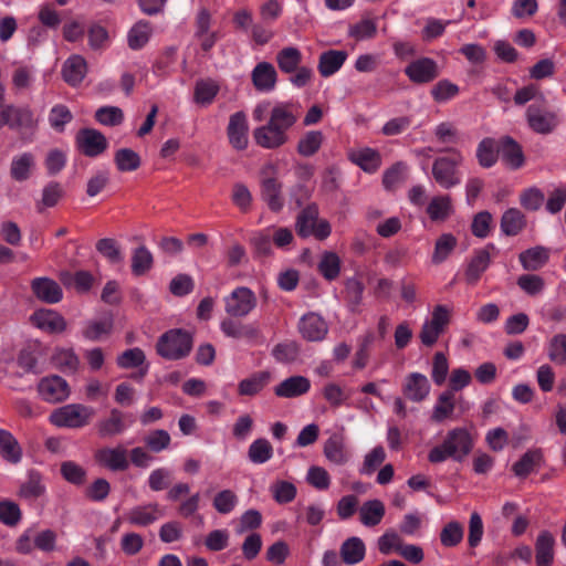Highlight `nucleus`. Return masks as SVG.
<instances>
[{
  "label": "nucleus",
  "instance_id": "1",
  "mask_svg": "<svg viewBox=\"0 0 566 566\" xmlns=\"http://www.w3.org/2000/svg\"><path fill=\"white\" fill-rule=\"evenodd\" d=\"M255 122H268L253 130L256 145L265 149H275L287 143L289 129L296 123L297 115L289 103H275L263 101L252 112Z\"/></svg>",
  "mask_w": 566,
  "mask_h": 566
},
{
  "label": "nucleus",
  "instance_id": "2",
  "mask_svg": "<svg viewBox=\"0 0 566 566\" xmlns=\"http://www.w3.org/2000/svg\"><path fill=\"white\" fill-rule=\"evenodd\" d=\"M474 447L471 432L463 427H457L448 431L442 443L433 447L428 453L431 463H441L447 459L461 462L470 454Z\"/></svg>",
  "mask_w": 566,
  "mask_h": 566
},
{
  "label": "nucleus",
  "instance_id": "3",
  "mask_svg": "<svg viewBox=\"0 0 566 566\" xmlns=\"http://www.w3.org/2000/svg\"><path fill=\"white\" fill-rule=\"evenodd\" d=\"M453 306L449 304H437L433 306L430 316L427 317L419 331V339L422 345L432 347L446 332L451 323Z\"/></svg>",
  "mask_w": 566,
  "mask_h": 566
},
{
  "label": "nucleus",
  "instance_id": "4",
  "mask_svg": "<svg viewBox=\"0 0 566 566\" xmlns=\"http://www.w3.org/2000/svg\"><path fill=\"white\" fill-rule=\"evenodd\" d=\"M450 156L438 157L432 164V176L436 182L444 188L450 189L461 184V175L458 167L462 165L464 158L458 149H447Z\"/></svg>",
  "mask_w": 566,
  "mask_h": 566
},
{
  "label": "nucleus",
  "instance_id": "5",
  "mask_svg": "<svg viewBox=\"0 0 566 566\" xmlns=\"http://www.w3.org/2000/svg\"><path fill=\"white\" fill-rule=\"evenodd\" d=\"M95 411L82 403H69L56 408L50 415V422L59 428L77 429L87 426Z\"/></svg>",
  "mask_w": 566,
  "mask_h": 566
},
{
  "label": "nucleus",
  "instance_id": "6",
  "mask_svg": "<svg viewBox=\"0 0 566 566\" xmlns=\"http://www.w3.org/2000/svg\"><path fill=\"white\" fill-rule=\"evenodd\" d=\"M192 347V339L189 333L181 329H170L160 336L157 343V353L170 360L186 357Z\"/></svg>",
  "mask_w": 566,
  "mask_h": 566
},
{
  "label": "nucleus",
  "instance_id": "7",
  "mask_svg": "<svg viewBox=\"0 0 566 566\" xmlns=\"http://www.w3.org/2000/svg\"><path fill=\"white\" fill-rule=\"evenodd\" d=\"M6 87L0 84V127L9 126L12 129L34 128L36 120L29 107H17L6 104Z\"/></svg>",
  "mask_w": 566,
  "mask_h": 566
},
{
  "label": "nucleus",
  "instance_id": "8",
  "mask_svg": "<svg viewBox=\"0 0 566 566\" xmlns=\"http://www.w3.org/2000/svg\"><path fill=\"white\" fill-rule=\"evenodd\" d=\"M6 87L0 84V127L9 126L12 129L34 128L36 120L29 107H17L6 104Z\"/></svg>",
  "mask_w": 566,
  "mask_h": 566
},
{
  "label": "nucleus",
  "instance_id": "9",
  "mask_svg": "<svg viewBox=\"0 0 566 566\" xmlns=\"http://www.w3.org/2000/svg\"><path fill=\"white\" fill-rule=\"evenodd\" d=\"M296 231L302 238L314 237L317 240H325L332 232L327 220L318 218V210L315 206H308L297 216Z\"/></svg>",
  "mask_w": 566,
  "mask_h": 566
},
{
  "label": "nucleus",
  "instance_id": "10",
  "mask_svg": "<svg viewBox=\"0 0 566 566\" xmlns=\"http://www.w3.org/2000/svg\"><path fill=\"white\" fill-rule=\"evenodd\" d=\"M277 168L274 164H265L260 171L261 197L272 211H280L284 205L282 185L276 178Z\"/></svg>",
  "mask_w": 566,
  "mask_h": 566
},
{
  "label": "nucleus",
  "instance_id": "11",
  "mask_svg": "<svg viewBox=\"0 0 566 566\" xmlns=\"http://www.w3.org/2000/svg\"><path fill=\"white\" fill-rule=\"evenodd\" d=\"M224 312L231 317H245L256 307L255 294L245 286L234 289L224 296Z\"/></svg>",
  "mask_w": 566,
  "mask_h": 566
},
{
  "label": "nucleus",
  "instance_id": "12",
  "mask_svg": "<svg viewBox=\"0 0 566 566\" xmlns=\"http://www.w3.org/2000/svg\"><path fill=\"white\" fill-rule=\"evenodd\" d=\"M525 118L528 127L541 135L553 133L559 125L558 115L538 103H534L526 108Z\"/></svg>",
  "mask_w": 566,
  "mask_h": 566
},
{
  "label": "nucleus",
  "instance_id": "13",
  "mask_svg": "<svg viewBox=\"0 0 566 566\" xmlns=\"http://www.w3.org/2000/svg\"><path fill=\"white\" fill-rule=\"evenodd\" d=\"M40 398L49 403L65 401L71 395L67 381L57 375L45 376L36 386Z\"/></svg>",
  "mask_w": 566,
  "mask_h": 566
},
{
  "label": "nucleus",
  "instance_id": "14",
  "mask_svg": "<svg viewBox=\"0 0 566 566\" xmlns=\"http://www.w3.org/2000/svg\"><path fill=\"white\" fill-rule=\"evenodd\" d=\"M237 317L227 316L220 322V331L224 336L234 339H245L250 344L261 343L260 329L253 324H245L235 319Z\"/></svg>",
  "mask_w": 566,
  "mask_h": 566
},
{
  "label": "nucleus",
  "instance_id": "15",
  "mask_svg": "<svg viewBox=\"0 0 566 566\" xmlns=\"http://www.w3.org/2000/svg\"><path fill=\"white\" fill-rule=\"evenodd\" d=\"M165 515L164 510L158 503H147L136 505L129 509L125 515V521L133 526L145 527L148 526Z\"/></svg>",
  "mask_w": 566,
  "mask_h": 566
},
{
  "label": "nucleus",
  "instance_id": "16",
  "mask_svg": "<svg viewBox=\"0 0 566 566\" xmlns=\"http://www.w3.org/2000/svg\"><path fill=\"white\" fill-rule=\"evenodd\" d=\"M75 142L78 150L88 157H96L107 148L106 137L93 128L81 129Z\"/></svg>",
  "mask_w": 566,
  "mask_h": 566
},
{
  "label": "nucleus",
  "instance_id": "17",
  "mask_svg": "<svg viewBox=\"0 0 566 566\" xmlns=\"http://www.w3.org/2000/svg\"><path fill=\"white\" fill-rule=\"evenodd\" d=\"M405 74L412 83L424 84L438 77L439 66L437 62L430 57H420L406 66Z\"/></svg>",
  "mask_w": 566,
  "mask_h": 566
},
{
  "label": "nucleus",
  "instance_id": "18",
  "mask_svg": "<svg viewBox=\"0 0 566 566\" xmlns=\"http://www.w3.org/2000/svg\"><path fill=\"white\" fill-rule=\"evenodd\" d=\"M323 453L325 458L335 465H344L350 459V452L346 444L344 428L333 432L324 442Z\"/></svg>",
  "mask_w": 566,
  "mask_h": 566
},
{
  "label": "nucleus",
  "instance_id": "19",
  "mask_svg": "<svg viewBox=\"0 0 566 566\" xmlns=\"http://www.w3.org/2000/svg\"><path fill=\"white\" fill-rule=\"evenodd\" d=\"M431 385L426 375L421 373L408 374L402 382V394L413 402H421L429 396Z\"/></svg>",
  "mask_w": 566,
  "mask_h": 566
},
{
  "label": "nucleus",
  "instance_id": "20",
  "mask_svg": "<svg viewBox=\"0 0 566 566\" xmlns=\"http://www.w3.org/2000/svg\"><path fill=\"white\" fill-rule=\"evenodd\" d=\"M248 132L249 125L245 113L237 112L232 114L229 118L227 134L229 143L233 148L237 150H243L248 147Z\"/></svg>",
  "mask_w": 566,
  "mask_h": 566
},
{
  "label": "nucleus",
  "instance_id": "21",
  "mask_svg": "<svg viewBox=\"0 0 566 566\" xmlns=\"http://www.w3.org/2000/svg\"><path fill=\"white\" fill-rule=\"evenodd\" d=\"M298 331L304 339L319 342L327 335L328 326L321 315L310 312L301 317Z\"/></svg>",
  "mask_w": 566,
  "mask_h": 566
},
{
  "label": "nucleus",
  "instance_id": "22",
  "mask_svg": "<svg viewBox=\"0 0 566 566\" xmlns=\"http://www.w3.org/2000/svg\"><path fill=\"white\" fill-rule=\"evenodd\" d=\"M96 462L111 471H125L129 467L127 450L123 446L102 448L95 453Z\"/></svg>",
  "mask_w": 566,
  "mask_h": 566
},
{
  "label": "nucleus",
  "instance_id": "23",
  "mask_svg": "<svg viewBox=\"0 0 566 566\" xmlns=\"http://www.w3.org/2000/svg\"><path fill=\"white\" fill-rule=\"evenodd\" d=\"M30 319L39 329L50 334H60L66 328L64 317L53 310H39L31 315Z\"/></svg>",
  "mask_w": 566,
  "mask_h": 566
},
{
  "label": "nucleus",
  "instance_id": "24",
  "mask_svg": "<svg viewBox=\"0 0 566 566\" xmlns=\"http://www.w3.org/2000/svg\"><path fill=\"white\" fill-rule=\"evenodd\" d=\"M35 168L36 159L32 153H19L11 159L10 176L14 181L23 182L32 177Z\"/></svg>",
  "mask_w": 566,
  "mask_h": 566
},
{
  "label": "nucleus",
  "instance_id": "25",
  "mask_svg": "<svg viewBox=\"0 0 566 566\" xmlns=\"http://www.w3.org/2000/svg\"><path fill=\"white\" fill-rule=\"evenodd\" d=\"M348 159L368 174L376 172L381 166L379 151L370 147L350 149L348 151Z\"/></svg>",
  "mask_w": 566,
  "mask_h": 566
},
{
  "label": "nucleus",
  "instance_id": "26",
  "mask_svg": "<svg viewBox=\"0 0 566 566\" xmlns=\"http://www.w3.org/2000/svg\"><path fill=\"white\" fill-rule=\"evenodd\" d=\"M116 364L123 369L138 368V373L133 375V378L138 380H142L147 375L149 368L144 352L138 347L123 352L117 356Z\"/></svg>",
  "mask_w": 566,
  "mask_h": 566
},
{
  "label": "nucleus",
  "instance_id": "27",
  "mask_svg": "<svg viewBox=\"0 0 566 566\" xmlns=\"http://www.w3.org/2000/svg\"><path fill=\"white\" fill-rule=\"evenodd\" d=\"M33 294L48 304L59 303L63 297L61 286L49 277H36L31 282Z\"/></svg>",
  "mask_w": 566,
  "mask_h": 566
},
{
  "label": "nucleus",
  "instance_id": "28",
  "mask_svg": "<svg viewBox=\"0 0 566 566\" xmlns=\"http://www.w3.org/2000/svg\"><path fill=\"white\" fill-rule=\"evenodd\" d=\"M87 73L86 60L80 54L69 56L62 66V77L71 86L80 85Z\"/></svg>",
  "mask_w": 566,
  "mask_h": 566
},
{
  "label": "nucleus",
  "instance_id": "29",
  "mask_svg": "<svg viewBox=\"0 0 566 566\" xmlns=\"http://www.w3.org/2000/svg\"><path fill=\"white\" fill-rule=\"evenodd\" d=\"M555 537L548 531H542L535 541V562L537 566H552L555 558Z\"/></svg>",
  "mask_w": 566,
  "mask_h": 566
},
{
  "label": "nucleus",
  "instance_id": "30",
  "mask_svg": "<svg viewBox=\"0 0 566 566\" xmlns=\"http://www.w3.org/2000/svg\"><path fill=\"white\" fill-rule=\"evenodd\" d=\"M251 78L255 90L271 92L275 87L277 74L271 63L260 62L252 70Z\"/></svg>",
  "mask_w": 566,
  "mask_h": 566
},
{
  "label": "nucleus",
  "instance_id": "31",
  "mask_svg": "<svg viewBox=\"0 0 566 566\" xmlns=\"http://www.w3.org/2000/svg\"><path fill=\"white\" fill-rule=\"evenodd\" d=\"M311 389V381L304 376H292L274 387V394L280 398H295L305 395Z\"/></svg>",
  "mask_w": 566,
  "mask_h": 566
},
{
  "label": "nucleus",
  "instance_id": "32",
  "mask_svg": "<svg viewBox=\"0 0 566 566\" xmlns=\"http://www.w3.org/2000/svg\"><path fill=\"white\" fill-rule=\"evenodd\" d=\"M551 250L543 245L530 248L520 253L518 260L526 271H537L549 260Z\"/></svg>",
  "mask_w": 566,
  "mask_h": 566
},
{
  "label": "nucleus",
  "instance_id": "33",
  "mask_svg": "<svg viewBox=\"0 0 566 566\" xmlns=\"http://www.w3.org/2000/svg\"><path fill=\"white\" fill-rule=\"evenodd\" d=\"M23 451L17 438L6 429L0 428V457L12 464L22 460Z\"/></svg>",
  "mask_w": 566,
  "mask_h": 566
},
{
  "label": "nucleus",
  "instance_id": "34",
  "mask_svg": "<svg viewBox=\"0 0 566 566\" xmlns=\"http://www.w3.org/2000/svg\"><path fill=\"white\" fill-rule=\"evenodd\" d=\"M220 91L217 81L212 78H200L195 83L193 102L200 107L210 106Z\"/></svg>",
  "mask_w": 566,
  "mask_h": 566
},
{
  "label": "nucleus",
  "instance_id": "35",
  "mask_svg": "<svg viewBox=\"0 0 566 566\" xmlns=\"http://www.w3.org/2000/svg\"><path fill=\"white\" fill-rule=\"evenodd\" d=\"M51 361L55 368L65 374H74L80 367V358L73 348H55Z\"/></svg>",
  "mask_w": 566,
  "mask_h": 566
},
{
  "label": "nucleus",
  "instance_id": "36",
  "mask_svg": "<svg viewBox=\"0 0 566 566\" xmlns=\"http://www.w3.org/2000/svg\"><path fill=\"white\" fill-rule=\"evenodd\" d=\"M347 53L342 50H328L319 55L318 71L322 76L328 77L335 74L344 65Z\"/></svg>",
  "mask_w": 566,
  "mask_h": 566
},
{
  "label": "nucleus",
  "instance_id": "37",
  "mask_svg": "<svg viewBox=\"0 0 566 566\" xmlns=\"http://www.w3.org/2000/svg\"><path fill=\"white\" fill-rule=\"evenodd\" d=\"M490 263L491 254L489 247L475 251L465 271L467 282L470 284H475L480 280L481 275L486 271Z\"/></svg>",
  "mask_w": 566,
  "mask_h": 566
},
{
  "label": "nucleus",
  "instance_id": "38",
  "mask_svg": "<svg viewBox=\"0 0 566 566\" xmlns=\"http://www.w3.org/2000/svg\"><path fill=\"white\" fill-rule=\"evenodd\" d=\"M453 211L452 201L448 195L432 197L427 206V213L430 220L434 222L446 221Z\"/></svg>",
  "mask_w": 566,
  "mask_h": 566
},
{
  "label": "nucleus",
  "instance_id": "39",
  "mask_svg": "<svg viewBox=\"0 0 566 566\" xmlns=\"http://www.w3.org/2000/svg\"><path fill=\"white\" fill-rule=\"evenodd\" d=\"M46 491L42 475L34 470L28 472L27 480L20 485L19 496L25 500H36Z\"/></svg>",
  "mask_w": 566,
  "mask_h": 566
},
{
  "label": "nucleus",
  "instance_id": "40",
  "mask_svg": "<svg viewBox=\"0 0 566 566\" xmlns=\"http://www.w3.org/2000/svg\"><path fill=\"white\" fill-rule=\"evenodd\" d=\"M113 317L106 315L101 319L88 321L82 332L85 339L91 342H97L108 336L113 331Z\"/></svg>",
  "mask_w": 566,
  "mask_h": 566
},
{
  "label": "nucleus",
  "instance_id": "41",
  "mask_svg": "<svg viewBox=\"0 0 566 566\" xmlns=\"http://www.w3.org/2000/svg\"><path fill=\"white\" fill-rule=\"evenodd\" d=\"M339 553L345 564L356 565L364 559L366 547L359 537L353 536L342 544Z\"/></svg>",
  "mask_w": 566,
  "mask_h": 566
},
{
  "label": "nucleus",
  "instance_id": "42",
  "mask_svg": "<svg viewBox=\"0 0 566 566\" xmlns=\"http://www.w3.org/2000/svg\"><path fill=\"white\" fill-rule=\"evenodd\" d=\"M153 34V27L147 21L136 22L127 33V44L132 50L143 49Z\"/></svg>",
  "mask_w": 566,
  "mask_h": 566
},
{
  "label": "nucleus",
  "instance_id": "43",
  "mask_svg": "<svg viewBox=\"0 0 566 566\" xmlns=\"http://www.w3.org/2000/svg\"><path fill=\"white\" fill-rule=\"evenodd\" d=\"M542 459L543 455L539 450H528L513 464L512 470L516 476L525 478L541 468Z\"/></svg>",
  "mask_w": 566,
  "mask_h": 566
},
{
  "label": "nucleus",
  "instance_id": "44",
  "mask_svg": "<svg viewBox=\"0 0 566 566\" xmlns=\"http://www.w3.org/2000/svg\"><path fill=\"white\" fill-rule=\"evenodd\" d=\"M385 515V505L380 500L366 501L359 509L360 522L368 527L378 525Z\"/></svg>",
  "mask_w": 566,
  "mask_h": 566
},
{
  "label": "nucleus",
  "instance_id": "45",
  "mask_svg": "<svg viewBox=\"0 0 566 566\" xmlns=\"http://www.w3.org/2000/svg\"><path fill=\"white\" fill-rule=\"evenodd\" d=\"M458 244L457 238L452 233L441 234L434 243V249L431 255V262L439 265L447 261Z\"/></svg>",
  "mask_w": 566,
  "mask_h": 566
},
{
  "label": "nucleus",
  "instance_id": "46",
  "mask_svg": "<svg viewBox=\"0 0 566 566\" xmlns=\"http://www.w3.org/2000/svg\"><path fill=\"white\" fill-rule=\"evenodd\" d=\"M60 280L66 287H73L80 293L87 292L93 285V275L87 271H77L72 273L63 271L60 273Z\"/></svg>",
  "mask_w": 566,
  "mask_h": 566
},
{
  "label": "nucleus",
  "instance_id": "47",
  "mask_svg": "<svg viewBox=\"0 0 566 566\" xmlns=\"http://www.w3.org/2000/svg\"><path fill=\"white\" fill-rule=\"evenodd\" d=\"M548 359L556 365H566V334L558 333L552 336L545 344Z\"/></svg>",
  "mask_w": 566,
  "mask_h": 566
},
{
  "label": "nucleus",
  "instance_id": "48",
  "mask_svg": "<svg viewBox=\"0 0 566 566\" xmlns=\"http://www.w3.org/2000/svg\"><path fill=\"white\" fill-rule=\"evenodd\" d=\"M302 62V53L295 46L283 48L276 54V63L283 73H293Z\"/></svg>",
  "mask_w": 566,
  "mask_h": 566
},
{
  "label": "nucleus",
  "instance_id": "49",
  "mask_svg": "<svg viewBox=\"0 0 566 566\" xmlns=\"http://www.w3.org/2000/svg\"><path fill=\"white\" fill-rule=\"evenodd\" d=\"M454 395L452 391H443L437 399V402L432 410V420L434 422H443L450 418L454 411Z\"/></svg>",
  "mask_w": 566,
  "mask_h": 566
},
{
  "label": "nucleus",
  "instance_id": "50",
  "mask_svg": "<svg viewBox=\"0 0 566 566\" xmlns=\"http://www.w3.org/2000/svg\"><path fill=\"white\" fill-rule=\"evenodd\" d=\"M273 457V447L265 438L255 439L248 449V458L254 464H263Z\"/></svg>",
  "mask_w": 566,
  "mask_h": 566
},
{
  "label": "nucleus",
  "instance_id": "51",
  "mask_svg": "<svg viewBox=\"0 0 566 566\" xmlns=\"http://www.w3.org/2000/svg\"><path fill=\"white\" fill-rule=\"evenodd\" d=\"M239 504V496L230 489H224L216 493L212 500L213 509L222 515L232 513Z\"/></svg>",
  "mask_w": 566,
  "mask_h": 566
},
{
  "label": "nucleus",
  "instance_id": "52",
  "mask_svg": "<svg viewBox=\"0 0 566 566\" xmlns=\"http://www.w3.org/2000/svg\"><path fill=\"white\" fill-rule=\"evenodd\" d=\"M126 429L123 421V415L119 410L113 409L107 419L98 423V433L101 437H114L120 434Z\"/></svg>",
  "mask_w": 566,
  "mask_h": 566
},
{
  "label": "nucleus",
  "instance_id": "53",
  "mask_svg": "<svg viewBox=\"0 0 566 566\" xmlns=\"http://www.w3.org/2000/svg\"><path fill=\"white\" fill-rule=\"evenodd\" d=\"M525 226L524 214L515 208L504 212L501 220V229L507 235H516Z\"/></svg>",
  "mask_w": 566,
  "mask_h": 566
},
{
  "label": "nucleus",
  "instance_id": "54",
  "mask_svg": "<svg viewBox=\"0 0 566 566\" xmlns=\"http://www.w3.org/2000/svg\"><path fill=\"white\" fill-rule=\"evenodd\" d=\"M12 86L15 91H28L35 82V70L33 66L19 65L12 72L11 76Z\"/></svg>",
  "mask_w": 566,
  "mask_h": 566
},
{
  "label": "nucleus",
  "instance_id": "55",
  "mask_svg": "<svg viewBox=\"0 0 566 566\" xmlns=\"http://www.w3.org/2000/svg\"><path fill=\"white\" fill-rule=\"evenodd\" d=\"M0 374L8 382L22 377V373H20L18 365V358L13 350L2 349L0 352Z\"/></svg>",
  "mask_w": 566,
  "mask_h": 566
},
{
  "label": "nucleus",
  "instance_id": "56",
  "mask_svg": "<svg viewBox=\"0 0 566 566\" xmlns=\"http://www.w3.org/2000/svg\"><path fill=\"white\" fill-rule=\"evenodd\" d=\"M497 145L492 138H484L476 148V158L483 168L492 167L497 160Z\"/></svg>",
  "mask_w": 566,
  "mask_h": 566
},
{
  "label": "nucleus",
  "instance_id": "57",
  "mask_svg": "<svg viewBox=\"0 0 566 566\" xmlns=\"http://www.w3.org/2000/svg\"><path fill=\"white\" fill-rule=\"evenodd\" d=\"M502 160L511 168H520L524 157L520 145L512 138H505L502 146Z\"/></svg>",
  "mask_w": 566,
  "mask_h": 566
},
{
  "label": "nucleus",
  "instance_id": "58",
  "mask_svg": "<svg viewBox=\"0 0 566 566\" xmlns=\"http://www.w3.org/2000/svg\"><path fill=\"white\" fill-rule=\"evenodd\" d=\"M154 263L151 252L144 245L134 250L132 255V272L135 275H143L148 272Z\"/></svg>",
  "mask_w": 566,
  "mask_h": 566
},
{
  "label": "nucleus",
  "instance_id": "59",
  "mask_svg": "<svg viewBox=\"0 0 566 566\" xmlns=\"http://www.w3.org/2000/svg\"><path fill=\"white\" fill-rule=\"evenodd\" d=\"M269 378L270 375L266 371L253 374L251 377L240 381L239 394L242 396L256 395L268 384Z\"/></svg>",
  "mask_w": 566,
  "mask_h": 566
},
{
  "label": "nucleus",
  "instance_id": "60",
  "mask_svg": "<svg viewBox=\"0 0 566 566\" xmlns=\"http://www.w3.org/2000/svg\"><path fill=\"white\" fill-rule=\"evenodd\" d=\"M322 394L324 399L333 408H338L345 405L350 397L349 392L336 382H327L323 387Z\"/></svg>",
  "mask_w": 566,
  "mask_h": 566
},
{
  "label": "nucleus",
  "instance_id": "61",
  "mask_svg": "<svg viewBox=\"0 0 566 566\" xmlns=\"http://www.w3.org/2000/svg\"><path fill=\"white\" fill-rule=\"evenodd\" d=\"M463 536V526L457 521H451L441 530L440 542L444 547H454L462 542Z\"/></svg>",
  "mask_w": 566,
  "mask_h": 566
},
{
  "label": "nucleus",
  "instance_id": "62",
  "mask_svg": "<svg viewBox=\"0 0 566 566\" xmlns=\"http://www.w3.org/2000/svg\"><path fill=\"white\" fill-rule=\"evenodd\" d=\"M323 143V134L318 130L307 132L297 144V151L304 157L313 156Z\"/></svg>",
  "mask_w": 566,
  "mask_h": 566
},
{
  "label": "nucleus",
  "instance_id": "63",
  "mask_svg": "<svg viewBox=\"0 0 566 566\" xmlns=\"http://www.w3.org/2000/svg\"><path fill=\"white\" fill-rule=\"evenodd\" d=\"M386 459V451L381 446H377L373 448L364 457L363 464L359 469V473L363 475L373 474L376 469L381 465V463Z\"/></svg>",
  "mask_w": 566,
  "mask_h": 566
},
{
  "label": "nucleus",
  "instance_id": "64",
  "mask_svg": "<svg viewBox=\"0 0 566 566\" xmlns=\"http://www.w3.org/2000/svg\"><path fill=\"white\" fill-rule=\"evenodd\" d=\"M318 270L329 281L336 279L340 271V260L334 252H324L318 263Z\"/></svg>",
  "mask_w": 566,
  "mask_h": 566
}]
</instances>
